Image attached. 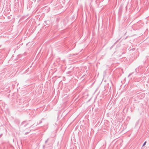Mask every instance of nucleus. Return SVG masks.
Listing matches in <instances>:
<instances>
[{"instance_id":"nucleus-1","label":"nucleus","mask_w":149,"mask_h":149,"mask_svg":"<svg viewBox=\"0 0 149 149\" xmlns=\"http://www.w3.org/2000/svg\"><path fill=\"white\" fill-rule=\"evenodd\" d=\"M146 142H144V143L143 144V146H144V145H145L146 143Z\"/></svg>"}]
</instances>
